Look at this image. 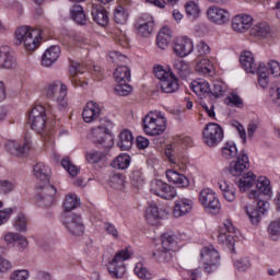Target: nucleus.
<instances>
[{"mask_svg":"<svg viewBox=\"0 0 280 280\" xmlns=\"http://www.w3.org/2000/svg\"><path fill=\"white\" fill-rule=\"evenodd\" d=\"M257 190H252L248 194L250 200H256V208L246 207V213L252 224H259L261 217L266 215L270 209V202L264 200V196H272V186L270 179L266 176H260L256 183Z\"/></svg>","mask_w":280,"mask_h":280,"instance_id":"f257e3e1","label":"nucleus"},{"mask_svg":"<svg viewBox=\"0 0 280 280\" xmlns=\"http://www.w3.org/2000/svg\"><path fill=\"white\" fill-rule=\"evenodd\" d=\"M33 175L39 182L37 185L39 190L36 195L37 205L39 207H49L54 202V196H56V187L49 184L51 167L43 162L36 163L33 166Z\"/></svg>","mask_w":280,"mask_h":280,"instance_id":"f03ea898","label":"nucleus"},{"mask_svg":"<svg viewBox=\"0 0 280 280\" xmlns=\"http://www.w3.org/2000/svg\"><path fill=\"white\" fill-rule=\"evenodd\" d=\"M44 95L47 97V100L55 102L60 110L69 106V98L67 97V85L60 81L46 83L44 88Z\"/></svg>","mask_w":280,"mask_h":280,"instance_id":"7ed1b4c3","label":"nucleus"},{"mask_svg":"<svg viewBox=\"0 0 280 280\" xmlns=\"http://www.w3.org/2000/svg\"><path fill=\"white\" fill-rule=\"evenodd\" d=\"M15 38L19 43H23L26 51H36L40 46V40H43V31L22 26L16 28Z\"/></svg>","mask_w":280,"mask_h":280,"instance_id":"20e7f679","label":"nucleus"},{"mask_svg":"<svg viewBox=\"0 0 280 280\" xmlns=\"http://www.w3.org/2000/svg\"><path fill=\"white\" fill-rule=\"evenodd\" d=\"M143 130L150 137L163 135L167 128V118L161 112H150L142 120Z\"/></svg>","mask_w":280,"mask_h":280,"instance_id":"39448f33","label":"nucleus"},{"mask_svg":"<svg viewBox=\"0 0 280 280\" xmlns=\"http://www.w3.org/2000/svg\"><path fill=\"white\" fill-rule=\"evenodd\" d=\"M132 257V252L127 247L118 250L107 262V270L112 279H121L126 275V262Z\"/></svg>","mask_w":280,"mask_h":280,"instance_id":"423d86ee","label":"nucleus"},{"mask_svg":"<svg viewBox=\"0 0 280 280\" xmlns=\"http://www.w3.org/2000/svg\"><path fill=\"white\" fill-rule=\"evenodd\" d=\"M28 125L47 141V109L43 105L34 106L28 113Z\"/></svg>","mask_w":280,"mask_h":280,"instance_id":"0eeeda50","label":"nucleus"},{"mask_svg":"<svg viewBox=\"0 0 280 280\" xmlns=\"http://www.w3.org/2000/svg\"><path fill=\"white\" fill-rule=\"evenodd\" d=\"M153 73L160 80L158 86L162 93H176L178 91V78L173 72L165 70L163 66H156L153 68Z\"/></svg>","mask_w":280,"mask_h":280,"instance_id":"6e6552de","label":"nucleus"},{"mask_svg":"<svg viewBox=\"0 0 280 280\" xmlns=\"http://www.w3.org/2000/svg\"><path fill=\"white\" fill-rule=\"evenodd\" d=\"M200 257L203 264V269L207 275H211L220 268V253L217 252L213 245L203 247L200 252Z\"/></svg>","mask_w":280,"mask_h":280,"instance_id":"1a4fd4ad","label":"nucleus"},{"mask_svg":"<svg viewBox=\"0 0 280 280\" xmlns=\"http://www.w3.org/2000/svg\"><path fill=\"white\" fill-rule=\"evenodd\" d=\"M110 128H113V122L107 120L106 124L100 125L98 127L92 129V141L96 145H102L105 150L113 148V136H110Z\"/></svg>","mask_w":280,"mask_h":280,"instance_id":"9d476101","label":"nucleus"},{"mask_svg":"<svg viewBox=\"0 0 280 280\" xmlns=\"http://www.w3.org/2000/svg\"><path fill=\"white\" fill-rule=\"evenodd\" d=\"M203 143L209 148H215L224 139V130L217 122L206 125L202 131Z\"/></svg>","mask_w":280,"mask_h":280,"instance_id":"9b49d317","label":"nucleus"},{"mask_svg":"<svg viewBox=\"0 0 280 280\" xmlns=\"http://www.w3.org/2000/svg\"><path fill=\"white\" fill-rule=\"evenodd\" d=\"M199 205L202 208L210 211V213H218L221 209L220 199L213 189L211 188H203L198 196Z\"/></svg>","mask_w":280,"mask_h":280,"instance_id":"f8f14e48","label":"nucleus"},{"mask_svg":"<svg viewBox=\"0 0 280 280\" xmlns=\"http://www.w3.org/2000/svg\"><path fill=\"white\" fill-rule=\"evenodd\" d=\"M240 235L231 220L226 219L223 225L219 228L218 242L225 246H235V238Z\"/></svg>","mask_w":280,"mask_h":280,"instance_id":"ddd939ff","label":"nucleus"},{"mask_svg":"<svg viewBox=\"0 0 280 280\" xmlns=\"http://www.w3.org/2000/svg\"><path fill=\"white\" fill-rule=\"evenodd\" d=\"M151 191L164 200H174L177 196L176 188L161 179H155L151 183Z\"/></svg>","mask_w":280,"mask_h":280,"instance_id":"4468645a","label":"nucleus"},{"mask_svg":"<svg viewBox=\"0 0 280 280\" xmlns=\"http://www.w3.org/2000/svg\"><path fill=\"white\" fill-rule=\"evenodd\" d=\"M63 226L71 235H82L84 233L82 217L71 212L65 213Z\"/></svg>","mask_w":280,"mask_h":280,"instance_id":"2eb2a0df","label":"nucleus"},{"mask_svg":"<svg viewBox=\"0 0 280 280\" xmlns=\"http://www.w3.org/2000/svg\"><path fill=\"white\" fill-rule=\"evenodd\" d=\"M165 156L174 167L180 170V172H185L187 170V165L189 163V159L187 156H180L176 152V147L174 144H168L165 149Z\"/></svg>","mask_w":280,"mask_h":280,"instance_id":"dca6fc26","label":"nucleus"},{"mask_svg":"<svg viewBox=\"0 0 280 280\" xmlns=\"http://www.w3.org/2000/svg\"><path fill=\"white\" fill-rule=\"evenodd\" d=\"M4 148L13 156H25L32 148V138L30 136H25L23 145L14 140H9L5 142Z\"/></svg>","mask_w":280,"mask_h":280,"instance_id":"f3484780","label":"nucleus"},{"mask_svg":"<svg viewBox=\"0 0 280 280\" xmlns=\"http://www.w3.org/2000/svg\"><path fill=\"white\" fill-rule=\"evenodd\" d=\"M208 21L214 23V25H224L229 23L231 19V13L226 9L220 8L218 5H212L207 10Z\"/></svg>","mask_w":280,"mask_h":280,"instance_id":"a211bd4d","label":"nucleus"},{"mask_svg":"<svg viewBox=\"0 0 280 280\" xmlns=\"http://www.w3.org/2000/svg\"><path fill=\"white\" fill-rule=\"evenodd\" d=\"M194 51V42L187 36L177 37L174 43V52L179 58H185Z\"/></svg>","mask_w":280,"mask_h":280,"instance_id":"6ab92c4d","label":"nucleus"},{"mask_svg":"<svg viewBox=\"0 0 280 280\" xmlns=\"http://www.w3.org/2000/svg\"><path fill=\"white\" fill-rule=\"evenodd\" d=\"M102 115V107L95 102L90 101L83 108L82 117L85 124H91V121H97Z\"/></svg>","mask_w":280,"mask_h":280,"instance_id":"aec40b11","label":"nucleus"},{"mask_svg":"<svg viewBox=\"0 0 280 280\" xmlns=\"http://www.w3.org/2000/svg\"><path fill=\"white\" fill-rule=\"evenodd\" d=\"M136 27L138 30V34L140 36H150L154 30V18L152 15L144 13L142 14L136 24Z\"/></svg>","mask_w":280,"mask_h":280,"instance_id":"412c9836","label":"nucleus"},{"mask_svg":"<svg viewBox=\"0 0 280 280\" xmlns=\"http://www.w3.org/2000/svg\"><path fill=\"white\" fill-rule=\"evenodd\" d=\"M250 27H253V16L248 14H238L232 21V28L240 34H244Z\"/></svg>","mask_w":280,"mask_h":280,"instance_id":"4be33fe9","label":"nucleus"},{"mask_svg":"<svg viewBox=\"0 0 280 280\" xmlns=\"http://www.w3.org/2000/svg\"><path fill=\"white\" fill-rule=\"evenodd\" d=\"M249 167V160L246 153H241L237 155L235 162H232L230 165V174L232 176H242L245 170Z\"/></svg>","mask_w":280,"mask_h":280,"instance_id":"5701e85b","label":"nucleus"},{"mask_svg":"<svg viewBox=\"0 0 280 280\" xmlns=\"http://www.w3.org/2000/svg\"><path fill=\"white\" fill-rule=\"evenodd\" d=\"M191 209H194V200L187 198L177 199L173 209V215L174 218H183V215L191 212Z\"/></svg>","mask_w":280,"mask_h":280,"instance_id":"b1692460","label":"nucleus"},{"mask_svg":"<svg viewBox=\"0 0 280 280\" xmlns=\"http://www.w3.org/2000/svg\"><path fill=\"white\" fill-rule=\"evenodd\" d=\"M165 174L168 183H173L176 187H189V178L176 170H166Z\"/></svg>","mask_w":280,"mask_h":280,"instance_id":"393cba45","label":"nucleus"},{"mask_svg":"<svg viewBox=\"0 0 280 280\" xmlns=\"http://www.w3.org/2000/svg\"><path fill=\"white\" fill-rule=\"evenodd\" d=\"M92 18L93 21L102 27H106V25H108V11L100 4L92 5Z\"/></svg>","mask_w":280,"mask_h":280,"instance_id":"a878e982","label":"nucleus"},{"mask_svg":"<svg viewBox=\"0 0 280 280\" xmlns=\"http://www.w3.org/2000/svg\"><path fill=\"white\" fill-rule=\"evenodd\" d=\"M242 68L246 73H257V63H255V57L250 51H243L240 57Z\"/></svg>","mask_w":280,"mask_h":280,"instance_id":"bb28decb","label":"nucleus"},{"mask_svg":"<svg viewBox=\"0 0 280 280\" xmlns=\"http://www.w3.org/2000/svg\"><path fill=\"white\" fill-rule=\"evenodd\" d=\"M191 91L196 93L198 97H207L211 93V85L205 79H198L191 82Z\"/></svg>","mask_w":280,"mask_h":280,"instance_id":"cd10ccee","label":"nucleus"},{"mask_svg":"<svg viewBox=\"0 0 280 280\" xmlns=\"http://www.w3.org/2000/svg\"><path fill=\"white\" fill-rule=\"evenodd\" d=\"M60 58V46H50L42 57L43 67H51Z\"/></svg>","mask_w":280,"mask_h":280,"instance_id":"c85d7f7f","label":"nucleus"},{"mask_svg":"<svg viewBox=\"0 0 280 280\" xmlns=\"http://www.w3.org/2000/svg\"><path fill=\"white\" fill-rule=\"evenodd\" d=\"M14 67V56L9 46L0 47V69H12Z\"/></svg>","mask_w":280,"mask_h":280,"instance_id":"c756f323","label":"nucleus"},{"mask_svg":"<svg viewBox=\"0 0 280 280\" xmlns=\"http://www.w3.org/2000/svg\"><path fill=\"white\" fill-rule=\"evenodd\" d=\"M84 63H78L77 61L70 62V74L72 77L71 82L74 86H86V82H82L80 79H78V73H84Z\"/></svg>","mask_w":280,"mask_h":280,"instance_id":"7c9ffc66","label":"nucleus"},{"mask_svg":"<svg viewBox=\"0 0 280 280\" xmlns=\"http://www.w3.org/2000/svg\"><path fill=\"white\" fill-rule=\"evenodd\" d=\"M172 40V28L164 26L158 33L156 45L160 49H167Z\"/></svg>","mask_w":280,"mask_h":280,"instance_id":"2f4dec72","label":"nucleus"},{"mask_svg":"<svg viewBox=\"0 0 280 280\" xmlns=\"http://www.w3.org/2000/svg\"><path fill=\"white\" fill-rule=\"evenodd\" d=\"M218 185H219V189H221L223 194V198H225L228 202H234L236 198L235 186H233V184L226 180H220Z\"/></svg>","mask_w":280,"mask_h":280,"instance_id":"473e14b6","label":"nucleus"},{"mask_svg":"<svg viewBox=\"0 0 280 280\" xmlns=\"http://www.w3.org/2000/svg\"><path fill=\"white\" fill-rule=\"evenodd\" d=\"M163 218H165V211L159 209V206L151 205L147 209L145 219L149 224H155L156 220H163Z\"/></svg>","mask_w":280,"mask_h":280,"instance_id":"72a5a7b5","label":"nucleus"},{"mask_svg":"<svg viewBox=\"0 0 280 280\" xmlns=\"http://www.w3.org/2000/svg\"><path fill=\"white\" fill-rule=\"evenodd\" d=\"M258 75V84L261 89H268L270 82V70L266 63H259L258 69L256 70Z\"/></svg>","mask_w":280,"mask_h":280,"instance_id":"f704fd0d","label":"nucleus"},{"mask_svg":"<svg viewBox=\"0 0 280 280\" xmlns=\"http://www.w3.org/2000/svg\"><path fill=\"white\" fill-rule=\"evenodd\" d=\"M71 19L74 20L78 25H86V14L84 9L80 4H74L70 9Z\"/></svg>","mask_w":280,"mask_h":280,"instance_id":"c9c22d12","label":"nucleus"},{"mask_svg":"<svg viewBox=\"0 0 280 280\" xmlns=\"http://www.w3.org/2000/svg\"><path fill=\"white\" fill-rule=\"evenodd\" d=\"M226 95V84L222 81H215L213 88L210 89V100H220Z\"/></svg>","mask_w":280,"mask_h":280,"instance_id":"e433bc0d","label":"nucleus"},{"mask_svg":"<svg viewBox=\"0 0 280 280\" xmlns=\"http://www.w3.org/2000/svg\"><path fill=\"white\" fill-rule=\"evenodd\" d=\"M28 222L30 219L27 218V215H25V213L23 212H20L13 221V228L15 229V231H19V233H27Z\"/></svg>","mask_w":280,"mask_h":280,"instance_id":"4c0bfd02","label":"nucleus"},{"mask_svg":"<svg viewBox=\"0 0 280 280\" xmlns=\"http://www.w3.org/2000/svg\"><path fill=\"white\" fill-rule=\"evenodd\" d=\"M118 148L122 151H128L132 148V133L129 130H124L119 135Z\"/></svg>","mask_w":280,"mask_h":280,"instance_id":"58836bf2","label":"nucleus"},{"mask_svg":"<svg viewBox=\"0 0 280 280\" xmlns=\"http://www.w3.org/2000/svg\"><path fill=\"white\" fill-rule=\"evenodd\" d=\"M114 78L117 83L130 82V68L127 66H118L114 72Z\"/></svg>","mask_w":280,"mask_h":280,"instance_id":"ea45409f","label":"nucleus"},{"mask_svg":"<svg viewBox=\"0 0 280 280\" xmlns=\"http://www.w3.org/2000/svg\"><path fill=\"white\" fill-rule=\"evenodd\" d=\"M112 167L115 170H128L130 167V156L128 153L118 155L113 162Z\"/></svg>","mask_w":280,"mask_h":280,"instance_id":"a19ab883","label":"nucleus"},{"mask_svg":"<svg viewBox=\"0 0 280 280\" xmlns=\"http://www.w3.org/2000/svg\"><path fill=\"white\" fill-rule=\"evenodd\" d=\"M161 246L164 250H174L176 248V235L165 233L161 236Z\"/></svg>","mask_w":280,"mask_h":280,"instance_id":"79ce46f5","label":"nucleus"},{"mask_svg":"<svg viewBox=\"0 0 280 280\" xmlns=\"http://www.w3.org/2000/svg\"><path fill=\"white\" fill-rule=\"evenodd\" d=\"M80 205V199L78 198V195L75 194H69L63 202V209L66 213H71L73 209H78Z\"/></svg>","mask_w":280,"mask_h":280,"instance_id":"37998d69","label":"nucleus"},{"mask_svg":"<svg viewBox=\"0 0 280 280\" xmlns=\"http://www.w3.org/2000/svg\"><path fill=\"white\" fill-rule=\"evenodd\" d=\"M252 36H258L259 38H266L270 34V25L266 22H260L252 28Z\"/></svg>","mask_w":280,"mask_h":280,"instance_id":"c03bdc74","label":"nucleus"},{"mask_svg":"<svg viewBox=\"0 0 280 280\" xmlns=\"http://www.w3.org/2000/svg\"><path fill=\"white\" fill-rule=\"evenodd\" d=\"M221 153L224 159H235V156H237V147L235 145V142H225L221 149Z\"/></svg>","mask_w":280,"mask_h":280,"instance_id":"a18cd8bd","label":"nucleus"},{"mask_svg":"<svg viewBox=\"0 0 280 280\" xmlns=\"http://www.w3.org/2000/svg\"><path fill=\"white\" fill-rule=\"evenodd\" d=\"M196 71L202 73V75H209L213 72V63L211 60L203 58L196 65Z\"/></svg>","mask_w":280,"mask_h":280,"instance_id":"49530a36","label":"nucleus"},{"mask_svg":"<svg viewBox=\"0 0 280 280\" xmlns=\"http://www.w3.org/2000/svg\"><path fill=\"white\" fill-rule=\"evenodd\" d=\"M172 250L165 249L163 247H158L155 252H153V257L162 264H165L172 259Z\"/></svg>","mask_w":280,"mask_h":280,"instance_id":"de8ad7c7","label":"nucleus"},{"mask_svg":"<svg viewBox=\"0 0 280 280\" xmlns=\"http://www.w3.org/2000/svg\"><path fill=\"white\" fill-rule=\"evenodd\" d=\"M114 21L119 25H124V23L128 21V11L121 5L116 7L114 11Z\"/></svg>","mask_w":280,"mask_h":280,"instance_id":"09e8293b","label":"nucleus"},{"mask_svg":"<svg viewBox=\"0 0 280 280\" xmlns=\"http://www.w3.org/2000/svg\"><path fill=\"white\" fill-rule=\"evenodd\" d=\"M185 10L188 19H198L200 16V7L194 1H189L185 4Z\"/></svg>","mask_w":280,"mask_h":280,"instance_id":"8fccbe9b","label":"nucleus"},{"mask_svg":"<svg viewBox=\"0 0 280 280\" xmlns=\"http://www.w3.org/2000/svg\"><path fill=\"white\" fill-rule=\"evenodd\" d=\"M124 183H126V177L121 173H114L109 177V185L114 189H124Z\"/></svg>","mask_w":280,"mask_h":280,"instance_id":"3c124183","label":"nucleus"},{"mask_svg":"<svg viewBox=\"0 0 280 280\" xmlns=\"http://www.w3.org/2000/svg\"><path fill=\"white\" fill-rule=\"evenodd\" d=\"M253 185H255V174H253L252 172H248L237 183L240 189H244V191L248 189V187H253Z\"/></svg>","mask_w":280,"mask_h":280,"instance_id":"603ef678","label":"nucleus"},{"mask_svg":"<svg viewBox=\"0 0 280 280\" xmlns=\"http://www.w3.org/2000/svg\"><path fill=\"white\" fill-rule=\"evenodd\" d=\"M173 68L177 71L178 75H187L189 73V65L185 60L175 59L173 61Z\"/></svg>","mask_w":280,"mask_h":280,"instance_id":"864d4df0","label":"nucleus"},{"mask_svg":"<svg viewBox=\"0 0 280 280\" xmlns=\"http://www.w3.org/2000/svg\"><path fill=\"white\" fill-rule=\"evenodd\" d=\"M61 166L63 168H66V171L68 172V174H70V176H75L77 174H79L80 168L78 166H75L73 163H71V160H69V158H63L61 160Z\"/></svg>","mask_w":280,"mask_h":280,"instance_id":"5fc2aeb1","label":"nucleus"},{"mask_svg":"<svg viewBox=\"0 0 280 280\" xmlns=\"http://www.w3.org/2000/svg\"><path fill=\"white\" fill-rule=\"evenodd\" d=\"M135 275L139 277V279H152V273L148 271V268L143 266V262H138L133 269Z\"/></svg>","mask_w":280,"mask_h":280,"instance_id":"6e6d98bb","label":"nucleus"},{"mask_svg":"<svg viewBox=\"0 0 280 280\" xmlns=\"http://www.w3.org/2000/svg\"><path fill=\"white\" fill-rule=\"evenodd\" d=\"M85 159L88 163L95 165V163H100V161L104 159V153L101 151L92 150L85 154Z\"/></svg>","mask_w":280,"mask_h":280,"instance_id":"4d7b16f0","label":"nucleus"},{"mask_svg":"<svg viewBox=\"0 0 280 280\" xmlns=\"http://www.w3.org/2000/svg\"><path fill=\"white\" fill-rule=\"evenodd\" d=\"M115 92L117 93V95L126 97L127 95H130V93H132V86H130L128 82H120L116 85Z\"/></svg>","mask_w":280,"mask_h":280,"instance_id":"13d9d810","label":"nucleus"},{"mask_svg":"<svg viewBox=\"0 0 280 280\" xmlns=\"http://www.w3.org/2000/svg\"><path fill=\"white\" fill-rule=\"evenodd\" d=\"M226 102L230 106H235V108H244V101L235 93L230 94L226 97Z\"/></svg>","mask_w":280,"mask_h":280,"instance_id":"bf43d9fd","label":"nucleus"},{"mask_svg":"<svg viewBox=\"0 0 280 280\" xmlns=\"http://www.w3.org/2000/svg\"><path fill=\"white\" fill-rule=\"evenodd\" d=\"M235 268L241 272H246L250 268V259L248 257H243L234 261Z\"/></svg>","mask_w":280,"mask_h":280,"instance_id":"052dcab7","label":"nucleus"},{"mask_svg":"<svg viewBox=\"0 0 280 280\" xmlns=\"http://www.w3.org/2000/svg\"><path fill=\"white\" fill-rule=\"evenodd\" d=\"M130 180L133 187H140V185H143V173L141 171H133L130 174Z\"/></svg>","mask_w":280,"mask_h":280,"instance_id":"680f3d73","label":"nucleus"},{"mask_svg":"<svg viewBox=\"0 0 280 280\" xmlns=\"http://www.w3.org/2000/svg\"><path fill=\"white\" fill-rule=\"evenodd\" d=\"M267 69L273 78H280V63L278 61H269L267 65Z\"/></svg>","mask_w":280,"mask_h":280,"instance_id":"e2e57ef3","label":"nucleus"},{"mask_svg":"<svg viewBox=\"0 0 280 280\" xmlns=\"http://www.w3.org/2000/svg\"><path fill=\"white\" fill-rule=\"evenodd\" d=\"M14 213V209L12 208H5L3 210H0V226H3L10 218H12V214Z\"/></svg>","mask_w":280,"mask_h":280,"instance_id":"0e129e2a","label":"nucleus"},{"mask_svg":"<svg viewBox=\"0 0 280 280\" xmlns=\"http://www.w3.org/2000/svg\"><path fill=\"white\" fill-rule=\"evenodd\" d=\"M12 280H27L30 279V271L25 269L15 270L11 273Z\"/></svg>","mask_w":280,"mask_h":280,"instance_id":"69168bd1","label":"nucleus"},{"mask_svg":"<svg viewBox=\"0 0 280 280\" xmlns=\"http://www.w3.org/2000/svg\"><path fill=\"white\" fill-rule=\"evenodd\" d=\"M14 189V183L11 180H0V195L10 194Z\"/></svg>","mask_w":280,"mask_h":280,"instance_id":"338daca9","label":"nucleus"},{"mask_svg":"<svg viewBox=\"0 0 280 280\" xmlns=\"http://www.w3.org/2000/svg\"><path fill=\"white\" fill-rule=\"evenodd\" d=\"M104 230L106 231V234L112 235L114 240H117V237H119V232L117 231L115 224L106 222L104 223Z\"/></svg>","mask_w":280,"mask_h":280,"instance_id":"774afa93","label":"nucleus"}]
</instances>
